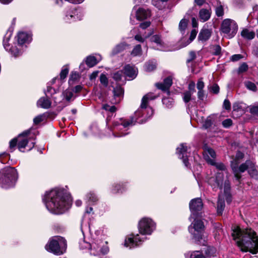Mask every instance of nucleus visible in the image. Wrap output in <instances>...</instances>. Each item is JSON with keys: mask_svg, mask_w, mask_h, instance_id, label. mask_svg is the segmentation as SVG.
I'll list each match as a JSON object with an SVG mask.
<instances>
[{"mask_svg": "<svg viewBox=\"0 0 258 258\" xmlns=\"http://www.w3.org/2000/svg\"><path fill=\"white\" fill-rule=\"evenodd\" d=\"M42 201L48 211L54 214L64 213L70 208L72 204L70 196L60 188L46 191Z\"/></svg>", "mask_w": 258, "mask_h": 258, "instance_id": "1", "label": "nucleus"}, {"mask_svg": "<svg viewBox=\"0 0 258 258\" xmlns=\"http://www.w3.org/2000/svg\"><path fill=\"white\" fill-rule=\"evenodd\" d=\"M232 231L233 239L242 251H249L253 254L258 252V237L253 230L247 228L241 231L237 226Z\"/></svg>", "mask_w": 258, "mask_h": 258, "instance_id": "2", "label": "nucleus"}, {"mask_svg": "<svg viewBox=\"0 0 258 258\" xmlns=\"http://www.w3.org/2000/svg\"><path fill=\"white\" fill-rule=\"evenodd\" d=\"M155 98V97L153 96L151 94H147L142 98L141 107L135 112L134 115L131 116L129 120L121 118L114 121L113 124V136L115 137H121L127 135V133H123V131H126L129 127L135 124L137 119L143 116L144 109L147 108L148 101Z\"/></svg>", "mask_w": 258, "mask_h": 258, "instance_id": "3", "label": "nucleus"}, {"mask_svg": "<svg viewBox=\"0 0 258 258\" xmlns=\"http://www.w3.org/2000/svg\"><path fill=\"white\" fill-rule=\"evenodd\" d=\"M203 206L200 198L192 200L189 203V208L191 213L189 218H192L194 220L188 227V231L196 242H199L204 238L205 226L203 221L200 219V215L199 213L202 209Z\"/></svg>", "mask_w": 258, "mask_h": 258, "instance_id": "4", "label": "nucleus"}, {"mask_svg": "<svg viewBox=\"0 0 258 258\" xmlns=\"http://www.w3.org/2000/svg\"><path fill=\"white\" fill-rule=\"evenodd\" d=\"M12 36V33H7L4 37L3 45L5 49L9 52L13 56L17 57L22 53L23 45L29 43L31 41L30 34L25 32H19L17 34L18 44L14 46L9 43Z\"/></svg>", "mask_w": 258, "mask_h": 258, "instance_id": "5", "label": "nucleus"}, {"mask_svg": "<svg viewBox=\"0 0 258 258\" xmlns=\"http://www.w3.org/2000/svg\"><path fill=\"white\" fill-rule=\"evenodd\" d=\"M215 166L216 168L220 171L217 172L214 176L210 177L208 180L209 184L213 189L221 188L224 184V192L225 194L228 192L230 190V183L227 179V172L225 171V166L222 163H217L215 160V163L210 164Z\"/></svg>", "mask_w": 258, "mask_h": 258, "instance_id": "6", "label": "nucleus"}, {"mask_svg": "<svg viewBox=\"0 0 258 258\" xmlns=\"http://www.w3.org/2000/svg\"><path fill=\"white\" fill-rule=\"evenodd\" d=\"M18 176L15 168L9 166L5 168L0 171V187L8 189L14 186Z\"/></svg>", "mask_w": 258, "mask_h": 258, "instance_id": "7", "label": "nucleus"}, {"mask_svg": "<svg viewBox=\"0 0 258 258\" xmlns=\"http://www.w3.org/2000/svg\"><path fill=\"white\" fill-rule=\"evenodd\" d=\"M45 249L54 254H63L67 249L66 240L62 237L55 236L51 238L45 245Z\"/></svg>", "mask_w": 258, "mask_h": 258, "instance_id": "8", "label": "nucleus"}, {"mask_svg": "<svg viewBox=\"0 0 258 258\" xmlns=\"http://www.w3.org/2000/svg\"><path fill=\"white\" fill-rule=\"evenodd\" d=\"M29 131H26L18 136V148L21 152H24L23 150L26 147H28V151L31 150L35 146V142L34 141H31V138H28L27 136L29 134ZM18 142V140L14 138L10 142V148L13 149L16 147Z\"/></svg>", "mask_w": 258, "mask_h": 258, "instance_id": "9", "label": "nucleus"}, {"mask_svg": "<svg viewBox=\"0 0 258 258\" xmlns=\"http://www.w3.org/2000/svg\"><path fill=\"white\" fill-rule=\"evenodd\" d=\"M86 247H89L90 254L94 256H101L109 251L108 242L101 239H95L91 243H86Z\"/></svg>", "mask_w": 258, "mask_h": 258, "instance_id": "10", "label": "nucleus"}, {"mask_svg": "<svg viewBox=\"0 0 258 258\" xmlns=\"http://www.w3.org/2000/svg\"><path fill=\"white\" fill-rule=\"evenodd\" d=\"M220 30L226 38L231 39L234 37L237 33L238 25L232 19H225L221 23Z\"/></svg>", "mask_w": 258, "mask_h": 258, "instance_id": "11", "label": "nucleus"}, {"mask_svg": "<svg viewBox=\"0 0 258 258\" xmlns=\"http://www.w3.org/2000/svg\"><path fill=\"white\" fill-rule=\"evenodd\" d=\"M138 229L143 235H151L156 229V224L151 218L144 217L139 222Z\"/></svg>", "mask_w": 258, "mask_h": 258, "instance_id": "12", "label": "nucleus"}, {"mask_svg": "<svg viewBox=\"0 0 258 258\" xmlns=\"http://www.w3.org/2000/svg\"><path fill=\"white\" fill-rule=\"evenodd\" d=\"M146 237L139 234H133L128 235L125 239L124 245L129 248L135 247L141 244L146 239Z\"/></svg>", "mask_w": 258, "mask_h": 258, "instance_id": "13", "label": "nucleus"}, {"mask_svg": "<svg viewBox=\"0 0 258 258\" xmlns=\"http://www.w3.org/2000/svg\"><path fill=\"white\" fill-rule=\"evenodd\" d=\"M239 171L241 173L248 170L249 175L253 178L258 177V171L255 164L251 161L247 160L244 163L242 164L238 168Z\"/></svg>", "mask_w": 258, "mask_h": 258, "instance_id": "14", "label": "nucleus"}, {"mask_svg": "<svg viewBox=\"0 0 258 258\" xmlns=\"http://www.w3.org/2000/svg\"><path fill=\"white\" fill-rule=\"evenodd\" d=\"M187 146L185 144H181L176 148V153L179 158L182 160L185 166L188 167L189 163L187 160Z\"/></svg>", "mask_w": 258, "mask_h": 258, "instance_id": "15", "label": "nucleus"}, {"mask_svg": "<svg viewBox=\"0 0 258 258\" xmlns=\"http://www.w3.org/2000/svg\"><path fill=\"white\" fill-rule=\"evenodd\" d=\"M243 154L241 152H237L235 156V159L231 161V167L234 173L235 177L238 180L240 179L241 176L238 172L239 171L237 166L240 162V160L243 157Z\"/></svg>", "mask_w": 258, "mask_h": 258, "instance_id": "16", "label": "nucleus"}, {"mask_svg": "<svg viewBox=\"0 0 258 258\" xmlns=\"http://www.w3.org/2000/svg\"><path fill=\"white\" fill-rule=\"evenodd\" d=\"M203 155L205 159L209 164L215 163L216 155L213 149L207 146H204Z\"/></svg>", "mask_w": 258, "mask_h": 258, "instance_id": "17", "label": "nucleus"}, {"mask_svg": "<svg viewBox=\"0 0 258 258\" xmlns=\"http://www.w3.org/2000/svg\"><path fill=\"white\" fill-rule=\"evenodd\" d=\"M133 11L136 12V17L137 19L138 20H142L146 19L150 16V11L148 9L144 8H140L138 9H136L135 7L133 9Z\"/></svg>", "mask_w": 258, "mask_h": 258, "instance_id": "18", "label": "nucleus"}, {"mask_svg": "<svg viewBox=\"0 0 258 258\" xmlns=\"http://www.w3.org/2000/svg\"><path fill=\"white\" fill-rule=\"evenodd\" d=\"M172 84V79L170 77H167L164 79L163 83H156V86L159 89L164 91H166L168 94L169 93V88Z\"/></svg>", "mask_w": 258, "mask_h": 258, "instance_id": "19", "label": "nucleus"}, {"mask_svg": "<svg viewBox=\"0 0 258 258\" xmlns=\"http://www.w3.org/2000/svg\"><path fill=\"white\" fill-rule=\"evenodd\" d=\"M127 189V183H114L112 185L111 192L112 194L122 193Z\"/></svg>", "mask_w": 258, "mask_h": 258, "instance_id": "20", "label": "nucleus"}, {"mask_svg": "<svg viewBox=\"0 0 258 258\" xmlns=\"http://www.w3.org/2000/svg\"><path fill=\"white\" fill-rule=\"evenodd\" d=\"M101 59L102 57L100 54H96L95 56L89 55L86 58L85 62L89 67L91 68L95 66Z\"/></svg>", "mask_w": 258, "mask_h": 258, "instance_id": "21", "label": "nucleus"}, {"mask_svg": "<svg viewBox=\"0 0 258 258\" xmlns=\"http://www.w3.org/2000/svg\"><path fill=\"white\" fill-rule=\"evenodd\" d=\"M125 75L130 78H134L137 76V69L130 65H126L124 68Z\"/></svg>", "mask_w": 258, "mask_h": 258, "instance_id": "22", "label": "nucleus"}, {"mask_svg": "<svg viewBox=\"0 0 258 258\" xmlns=\"http://www.w3.org/2000/svg\"><path fill=\"white\" fill-rule=\"evenodd\" d=\"M37 106L43 108L48 109L51 105V102L49 99V97H41L37 101Z\"/></svg>", "mask_w": 258, "mask_h": 258, "instance_id": "23", "label": "nucleus"}, {"mask_svg": "<svg viewBox=\"0 0 258 258\" xmlns=\"http://www.w3.org/2000/svg\"><path fill=\"white\" fill-rule=\"evenodd\" d=\"M150 40L152 42H154L156 44L157 46L158 47L157 48L159 50H163V48L164 46V42L162 41L161 36L159 34H156L153 35L150 38Z\"/></svg>", "mask_w": 258, "mask_h": 258, "instance_id": "24", "label": "nucleus"}, {"mask_svg": "<svg viewBox=\"0 0 258 258\" xmlns=\"http://www.w3.org/2000/svg\"><path fill=\"white\" fill-rule=\"evenodd\" d=\"M211 16V12L209 10L202 9L199 12V18L201 21L206 22L208 21Z\"/></svg>", "mask_w": 258, "mask_h": 258, "instance_id": "25", "label": "nucleus"}, {"mask_svg": "<svg viewBox=\"0 0 258 258\" xmlns=\"http://www.w3.org/2000/svg\"><path fill=\"white\" fill-rule=\"evenodd\" d=\"M241 35L245 39L251 40L254 38L255 33L253 31H249L247 29H244L241 32Z\"/></svg>", "mask_w": 258, "mask_h": 258, "instance_id": "26", "label": "nucleus"}, {"mask_svg": "<svg viewBox=\"0 0 258 258\" xmlns=\"http://www.w3.org/2000/svg\"><path fill=\"white\" fill-rule=\"evenodd\" d=\"M211 36V32L208 29L202 30L199 35L198 38L202 41H206L208 40Z\"/></svg>", "mask_w": 258, "mask_h": 258, "instance_id": "27", "label": "nucleus"}, {"mask_svg": "<svg viewBox=\"0 0 258 258\" xmlns=\"http://www.w3.org/2000/svg\"><path fill=\"white\" fill-rule=\"evenodd\" d=\"M225 208V202L223 198L219 196L217 203V211L218 215H221Z\"/></svg>", "mask_w": 258, "mask_h": 258, "instance_id": "28", "label": "nucleus"}, {"mask_svg": "<svg viewBox=\"0 0 258 258\" xmlns=\"http://www.w3.org/2000/svg\"><path fill=\"white\" fill-rule=\"evenodd\" d=\"M217 250L214 247H208L205 250L204 253L207 257H214L216 255Z\"/></svg>", "mask_w": 258, "mask_h": 258, "instance_id": "29", "label": "nucleus"}, {"mask_svg": "<svg viewBox=\"0 0 258 258\" xmlns=\"http://www.w3.org/2000/svg\"><path fill=\"white\" fill-rule=\"evenodd\" d=\"M153 33V31H150L148 33L145 32L143 34V36H141V34H139L135 36V39L139 42H143L145 41V39L151 36Z\"/></svg>", "mask_w": 258, "mask_h": 258, "instance_id": "30", "label": "nucleus"}, {"mask_svg": "<svg viewBox=\"0 0 258 258\" xmlns=\"http://www.w3.org/2000/svg\"><path fill=\"white\" fill-rule=\"evenodd\" d=\"M188 21V19H187L185 18H183L180 21L179 24V30L181 33H184V31L187 28Z\"/></svg>", "mask_w": 258, "mask_h": 258, "instance_id": "31", "label": "nucleus"}, {"mask_svg": "<svg viewBox=\"0 0 258 258\" xmlns=\"http://www.w3.org/2000/svg\"><path fill=\"white\" fill-rule=\"evenodd\" d=\"M156 68V63L153 61H150L147 62L144 66V69L146 72H151Z\"/></svg>", "mask_w": 258, "mask_h": 258, "instance_id": "32", "label": "nucleus"}, {"mask_svg": "<svg viewBox=\"0 0 258 258\" xmlns=\"http://www.w3.org/2000/svg\"><path fill=\"white\" fill-rule=\"evenodd\" d=\"M127 45L125 43H121L117 45L113 49L112 53L113 54H117L122 51L125 49Z\"/></svg>", "mask_w": 258, "mask_h": 258, "instance_id": "33", "label": "nucleus"}, {"mask_svg": "<svg viewBox=\"0 0 258 258\" xmlns=\"http://www.w3.org/2000/svg\"><path fill=\"white\" fill-rule=\"evenodd\" d=\"M69 72V67L68 65L63 66L60 73V79L63 80L66 79Z\"/></svg>", "mask_w": 258, "mask_h": 258, "instance_id": "34", "label": "nucleus"}, {"mask_svg": "<svg viewBox=\"0 0 258 258\" xmlns=\"http://www.w3.org/2000/svg\"><path fill=\"white\" fill-rule=\"evenodd\" d=\"M86 198L88 202L95 203L98 201L96 195L93 192H89L86 195Z\"/></svg>", "mask_w": 258, "mask_h": 258, "instance_id": "35", "label": "nucleus"}, {"mask_svg": "<svg viewBox=\"0 0 258 258\" xmlns=\"http://www.w3.org/2000/svg\"><path fill=\"white\" fill-rule=\"evenodd\" d=\"M142 54V48L140 45H136L133 49L131 55L136 56L141 55Z\"/></svg>", "mask_w": 258, "mask_h": 258, "instance_id": "36", "label": "nucleus"}, {"mask_svg": "<svg viewBox=\"0 0 258 258\" xmlns=\"http://www.w3.org/2000/svg\"><path fill=\"white\" fill-rule=\"evenodd\" d=\"M56 93V91L54 89L51 87H47L46 91H45V95L47 97H52L55 100V97L53 96V95Z\"/></svg>", "mask_w": 258, "mask_h": 258, "instance_id": "37", "label": "nucleus"}, {"mask_svg": "<svg viewBox=\"0 0 258 258\" xmlns=\"http://www.w3.org/2000/svg\"><path fill=\"white\" fill-rule=\"evenodd\" d=\"M63 95L66 100L69 101L73 96V91L72 89H68L64 91Z\"/></svg>", "mask_w": 258, "mask_h": 258, "instance_id": "38", "label": "nucleus"}, {"mask_svg": "<svg viewBox=\"0 0 258 258\" xmlns=\"http://www.w3.org/2000/svg\"><path fill=\"white\" fill-rule=\"evenodd\" d=\"M114 96L115 98L120 97L123 94V89L120 87L117 86L113 90Z\"/></svg>", "mask_w": 258, "mask_h": 258, "instance_id": "39", "label": "nucleus"}, {"mask_svg": "<svg viewBox=\"0 0 258 258\" xmlns=\"http://www.w3.org/2000/svg\"><path fill=\"white\" fill-rule=\"evenodd\" d=\"M190 258H207L202 251H194L190 255Z\"/></svg>", "mask_w": 258, "mask_h": 258, "instance_id": "40", "label": "nucleus"}, {"mask_svg": "<svg viewBox=\"0 0 258 258\" xmlns=\"http://www.w3.org/2000/svg\"><path fill=\"white\" fill-rule=\"evenodd\" d=\"M245 85L246 87L250 90H251L252 91H256V85L254 83H253L251 82H249V81L246 82L245 83Z\"/></svg>", "mask_w": 258, "mask_h": 258, "instance_id": "41", "label": "nucleus"}, {"mask_svg": "<svg viewBox=\"0 0 258 258\" xmlns=\"http://www.w3.org/2000/svg\"><path fill=\"white\" fill-rule=\"evenodd\" d=\"M197 34V31L196 29H193L190 33V35L189 40L187 41V42L186 43V44H185L183 46H185L187 45H188L189 43H190L196 38Z\"/></svg>", "mask_w": 258, "mask_h": 258, "instance_id": "42", "label": "nucleus"}, {"mask_svg": "<svg viewBox=\"0 0 258 258\" xmlns=\"http://www.w3.org/2000/svg\"><path fill=\"white\" fill-rule=\"evenodd\" d=\"M162 102L167 107H170L173 103V100L169 98H163L162 99Z\"/></svg>", "mask_w": 258, "mask_h": 258, "instance_id": "43", "label": "nucleus"}, {"mask_svg": "<svg viewBox=\"0 0 258 258\" xmlns=\"http://www.w3.org/2000/svg\"><path fill=\"white\" fill-rule=\"evenodd\" d=\"M192 93L190 92L186 91L183 93V99L185 102H188L191 99V96L192 94Z\"/></svg>", "mask_w": 258, "mask_h": 258, "instance_id": "44", "label": "nucleus"}, {"mask_svg": "<svg viewBox=\"0 0 258 258\" xmlns=\"http://www.w3.org/2000/svg\"><path fill=\"white\" fill-rule=\"evenodd\" d=\"M100 81L101 83L105 87L108 85V79L104 74H101L100 76Z\"/></svg>", "mask_w": 258, "mask_h": 258, "instance_id": "45", "label": "nucleus"}, {"mask_svg": "<svg viewBox=\"0 0 258 258\" xmlns=\"http://www.w3.org/2000/svg\"><path fill=\"white\" fill-rule=\"evenodd\" d=\"M216 14L218 17H221L224 15L223 8L221 5L218 6L215 10Z\"/></svg>", "mask_w": 258, "mask_h": 258, "instance_id": "46", "label": "nucleus"}, {"mask_svg": "<svg viewBox=\"0 0 258 258\" xmlns=\"http://www.w3.org/2000/svg\"><path fill=\"white\" fill-rule=\"evenodd\" d=\"M76 19H80L79 17H76L75 15L73 14H70V15H66L65 17V20L67 22H71V21H73L76 20Z\"/></svg>", "mask_w": 258, "mask_h": 258, "instance_id": "47", "label": "nucleus"}, {"mask_svg": "<svg viewBox=\"0 0 258 258\" xmlns=\"http://www.w3.org/2000/svg\"><path fill=\"white\" fill-rule=\"evenodd\" d=\"M122 72L120 71H118L116 73H115L113 75V78L116 81H119L120 80L122 77Z\"/></svg>", "mask_w": 258, "mask_h": 258, "instance_id": "48", "label": "nucleus"}, {"mask_svg": "<svg viewBox=\"0 0 258 258\" xmlns=\"http://www.w3.org/2000/svg\"><path fill=\"white\" fill-rule=\"evenodd\" d=\"M212 123H213V122H212V121L211 118L208 117L206 119V120H205L203 126L205 128H208L212 125Z\"/></svg>", "mask_w": 258, "mask_h": 258, "instance_id": "49", "label": "nucleus"}, {"mask_svg": "<svg viewBox=\"0 0 258 258\" xmlns=\"http://www.w3.org/2000/svg\"><path fill=\"white\" fill-rule=\"evenodd\" d=\"M248 69V66L245 63H243L238 68V73H243L247 71Z\"/></svg>", "mask_w": 258, "mask_h": 258, "instance_id": "50", "label": "nucleus"}, {"mask_svg": "<svg viewBox=\"0 0 258 258\" xmlns=\"http://www.w3.org/2000/svg\"><path fill=\"white\" fill-rule=\"evenodd\" d=\"M232 120L230 119H226L223 121L222 125L225 127H228L232 125Z\"/></svg>", "mask_w": 258, "mask_h": 258, "instance_id": "51", "label": "nucleus"}, {"mask_svg": "<svg viewBox=\"0 0 258 258\" xmlns=\"http://www.w3.org/2000/svg\"><path fill=\"white\" fill-rule=\"evenodd\" d=\"M197 87L198 90H203V89L204 87V83L202 81V79H200L199 80L197 84Z\"/></svg>", "mask_w": 258, "mask_h": 258, "instance_id": "52", "label": "nucleus"}, {"mask_svg": "<svg viewBox=\"0 0 258 258\" xmlns=\"http://www.w3.org/2000/svg\"><path fill=\"white\" fill-rule=\"evenodd\" d=\"M195 84L194 82H191L188 85V92H190L191 93H194L195 92Z\"/></svg>", "mask_w": 258, "mask_h": 258, "instance_id": "53", "label": "nucleus"}, {"mask_svg": "<svg viewBox=\"0 0 258 258\" xmlns=\"http://www.w3.org/2000/svg\"><path fill=\"white\" fill-rule=\"evenodd\" d=\"M151 23L149 21H146L141 23L140 27L142 29H145L150 26Z\"/></svg>", "mask_w": 258, "mask_h": 258, "instance_id": "54", "label": "nucleus"}, {"mask_svg": "<svg viewBox=\"0 0 258 258\" xmlns=\"http://www.w3.org/2000/svg\"><path fill=\"white\" fill-rule=\"evenodd\" d=\"M221 50V48L219 45H216L214 47L213 53L216 55H218L220 54Z\"/></svg>", "mask_w": 258, "mask_h": 258, "instance_id": "55", "label": "nucleus"}, {"mask_svg": "<svg viewBox=\"0 0 258 258\" xmlns=\"http://www.w3.org/2000/svg\"><path fill=\"white\" fill-rule=\"evenodd\" d=\"M250 112L255 115H258V106H252L250 109Z\"/></svg>", "mask_w": 258, "mask_h": 258, "instance_id": "56", "label": "nucleus"}, {"mask_svg": "<svg viewBox=\"0 0 258 258\" xmlns=\"http://www.w3.org/2000/svg\"><path fill=\"white\" fill-rule=\"evenodd\" d=\"M211 90L214 93L217 94L219 91V87L217 84H214L212 87Z\"/></svg>", "mask_w": 258, "mask_h": 258, "instance_id": "57", "label": "nucleus"}, {"mask_svg": "<svg viewBox=\"0 0 258 258\" xmlns=\"http://www.w3.org/2000/svg\"><path fill=\"white\" fill-rule=\"evenodd\" d=\"M42 121V115H39L36 117H35L33 121L35 124H37L40 123Z\"/></svg>", "mask_w": 258, "mask_h": 258, "instance_id": "58", "label": "nucleus"}, {"mask_svg": "<svg viewBox=\"0 0 258 258\" xmlns=\"http://www.w3.org/2000/svg\"><path fill=\"white\" fill-rule=\"evenodd\" d=\"M223 106H224V107L227 109V110H228V109H230V107H231V105H230V102L227 100V99H225L224 101V103H223Z\"/></svg>", "mask_w": 258, "mask_h": 258, "instance_id": "59", "label": "nucleus"}, {"mask_svg": "<svg viewBox=\"0 0 258 258\" xmlns=\"http://www.w3.org/2000/svg\"><path fill=\"white\" fill-rule=\"evenodd\" d=\"M79 77V74L76 72H73L71 73L70 79L73 80H76Z\"/></svg>", "mask_w": 258, "mask_h": 258, "instance_id": "60", "label": "nucleus"}, {"mask_svg": "<svg viewBox=\"0 0 258 258\" xmlns=\"http://www.w3.org/2000/svg\"><path fill=\"white\" fill-rule=\"evenodd\" d=\"M99 73V71H94L90 75V79L91 80H93L94 79H95L97 77Z\"/></svg>", "mask_w": 258, "mask_h": 258, "instance_id": "61", "label": "nucleus"}, {"mask_svg": "<svg viewBox=\"0 0 258 258\" xmlns=\"http://www.w3.org/2000/svg\"><path fill=\"white\" fill-rule=\"evenodd\" d=\"M241 54H234L231 56V60L233 61H237L241 58Z\"/></svg>", "mask_w": 258, "mask_h": 258, "instance_id": "62", "label": "nucleus"}, {"mask_svg": "<svg viewBox=\"0 0 258 258\" xmlns=\"http://www.w3.org/2000/svg\"><path fill=\"white\" fill-rule=\"evenodd\" d=\"M198 96L199 99L203 100L204 97V91L203 90H199L198 92Z\"/></svg>", "mask_w": 258, "mask_h": 258, "instance_id": "63", "label": "nucleus"}, {"mask_svg": "<svg viewBox=\"0 0 258 258\" xmlns=\"http://www.w3.org/2000/svg\"><path fill=\"white\" fill-rule=\"evenodd\" d=\"M189 56L190 58L187 59V62H190L192 60L196 58V54L194 51H191L189 52Z\"/></svg>", "mask_w": 258, "mask_h": 258, "instance_id": "64", "label": "nucleus"}]
</instances>
